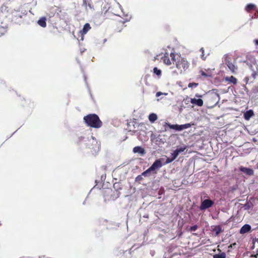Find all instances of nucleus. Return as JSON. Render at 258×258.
<instances>
[{"instance_id": "a19ab883", "label": "nucleus", "mask_w": 258, "mask_h": 258, "mask_svg": "<svg viewBox=\"0 0 258 258\" xmlns=\"http://www.w3.org/2000/svg\"><path fill=\"white\" fill-rule=\"evenodd\" d=\"M54 16V14H52L51 16H50V17H52Z\"/></svg>"}, {"instance_id": "bb28decb", "label": "nucleus", "mask_w": 258, "mask_h": 258, "mask_svg": "<svg viewBox=\"0 0 258 258\" xmlns=\"http://www.w3.org/2000/svg\"><path fill=\"white\" fill-rule=\"evenodd\" d=\"M198 86V84L196 83H190L188 85L189 88L196 87Z\"/></svg>"}, {"instance_id": "e433bc0d", "label": "nucleus", "mask_w": 258, "mask_h": 258, "mask_svg": "<svg viewBox=\"0 0 258 258\" xmlns=\"http://www.w3.org/2000/svg\"><path fill=\"white\" fill-rule=\"evenodd\" d=\"M254 42H255V43L256 44V45H258V40L256 39L254 40Z\"/></svg>"}, {"instance_id": "cd10ccee", "label": "nucleus", "mask_w": 258, "mask_h": 258, "mask_svg": "<svg viewBox=\"0 0 258 258\" xmlns=\"http://www.w3.org/2000/svg\"><path fill=\"white\" fill-rule=\"evenodd\" d=\"M186 147L185 146L184 147H180L179 148H177L176 150L177 151V152L179 153L184 151V150L186 149Z\"/></svg>"}, {"instance_id": "4be33fe9", "label": "nucleus", "mask_w": 258, "mask_h": 258, "mask_svg": "<svg viewBox=\"0 0 258 258\" xmlns=\"http://www.w3.org/2000/svg\"><path fill=\"white\" fill-rule=\"evenodd\" d=\"M213 258H226V254L224 252L220 254H216L213 255Z\"/></svg>"}, {"instance_id": "ea45409f", "label": "nucleus", "mask_w": 258, "mask_h": 258, "mask_svg": "<svg viewBox=\"0 0 258 258\" xmlns=\"http://www.w3.org/2000/svg\"><path fill=\"white\" fill-rule=\"evenodd\" d=\"M107 191H111V190L108 189L107 190Z\"/></svg>"}, {"instance_id": "412c9836", "label": "nucleus", "mask_w": 258, "mask_h": 258, "mask_svg": "<svg viewBox=\"0 0 258 258\" xmlns=\"http://www.w3.org/2000/svg\"><path fill=\"white\" fill-rule=\"evenodd\" d=\"M169 126L170 128L171 129H174V130H178V131L182 130V128L180 127V125H179L177 124H175V125L169 124Z\"/></svg>"}, {"instance_id": "b1692460", "label": "nucleus", "mask_w": 258, "mask_h": 258, "mask_svg": "<svg viewBox=\"0 0 258 258\" xmlns=\"http://www.w3.org/2000/svg\"><path fill=\"white\" fill-rule=\"evenodd\" d=\"M152 171L150 168H149L148 169H147L146 171H145L144 172H143L141 174L143 175V176H149V174L150 173V172Z\"/></svg>"}, {"instance_id": "ddd939ff", "label": "nucleus", "mask_w": 258, "mask_h": 258, "mask_svg": "<svg viewBox=\"0 0 258 258\" xmlns=\"http://www.w3.org/2000/svg\"><path fill=\"white\" fill-rule=\"evenodd\" d=\"M133 152L135 153H139L140 154L143 155L145 153V150L140 146H136L134 148Z\"/></svg>"}, {"instance_id": "9b49d317", "label": "nucleus", "mask_w": 258, "mask_h": 258, "mask_svg": "<svg viewBox=\"0 0 258 258\" xmlns=\"http://www.w3.org/2000/svg\"><path fill=\"white\" fill-rule=\"evenodd\" d=\"M253 115V111L251 109L246 111L244 113V119L246 120H248Z\"/></svg>"}, {"instance_id": "a878e982", "label": "nucleus", "mask_w": 258, "mask_h": 258, "mask_svg": "<svg viewBox=\"0 0 258 258\" xmlns=\"http://www.w3.org/2000/svg\"><path fill=\"white\" fill-rule=\"evenodd\" d=\"M143 179V175L142 174L139 175L137 176L135 178V181L136 182H140L141 181H142Z\"/></svg>"}, {"instance_id": "2eb2a0df", "label": "nucleus", "mask_w": 258, "mask_h": 258, "mask_svg": "<svg viewBox=\"0 0 258 258\" xmlns=\"http://www.w3.org/2000/svg\"><path fill=\"white\" fill-rule=\"evenodd\" d=\"M191 102L194 104H196L199 106H202L203 105V101L201 99H192Z\"/></svg>"}, {"instance_id": "20e7f679", "label": "nucleus", "mask_w": 258, "mask_h": 258, "mask_svg": "<svg viewBox=\"0 0 258 258\" xmlns=\"http://www.w3.org/2000/svg\"><path fill=\"white\" fill-rule=\"evenodd\" d=\"M239 170L240 171L247 175H252L254 173L253 170L252 169L244 167H240Z\"/></svg>"}, {"instance_id": "393cba45", "label": "nucleus", "mask_w": 258, "mask_h": 258, "mask_svg": "<svg viewBox=\"0 0 258 258\" xmlns=\"http://www.w3.org/2000/svg\"><path fill=\"white\" fill-rule=\"evenodd\" d=\"M179 153L177 152V151L176 150H175V151H174V152L171 154V155L172 156V158H173V159L175 160L176 157L178 156L179 155Z\"/></svg>"}, {"instance_id": "f8f14e48", "label": "nucleus", "mask_w": 258, "mask_h": 258, "mask_svg": "<svg viewBox=\"0 0 258 258\" xmlns=\"http://www.w3.org/2000/svg\"><path fill=\"white\" fill-rule=\"evenodd\" d=\"M83 6L87 9V7L92 9L93 8V5L92 3L91 0H83Z\"/></svg>"}, {"instance_id": "dca6fc26", "label": "nucleus", "mask_w": 258, "mask_h": 258, "mask_svg": "<svg viewBox=\"0 0 258 258\" xmlns=\"http://www.w3.org/2000/svg\"><path fill=\"white\" fill-rule=\"evenodd\" d=\"M212 231L215 233V236H217L222 231L221 227L220 226H216L212 228Z\"/></svg>"}, {"instance_id": "7c9ffc66", "label": "nucleus", "mask_w": 258, "mask_h": 258, "mask_svg": "<svg viewBox=\"0 0 258 258\" xmlns=\"http://www.w3.org/2000/svg\"><path fill=\"white\" fill-rule=\"evenodd\" d=\"M197 229H198V226L196 225L191 226L189 229V231H191V232L194 231H196Z\"/></svg>"}, {"instance_id": "9d476101", "label": "nucleus", "mask_w": 258, "mask_h": 258, "mask_svg": "<svg viewBox=\"0 0 258 258\" xmlns=\"http://www.w3.org/2000/svg\"><path fill=\"white\" fill-rule=\"evenodd\" d=\"M210 207V199L204 200L201 204L200 206L201 210H205Z\"/></svg>"}, {"instance_id": "0eeeda50", "label": "nucleus", "mask_w": 258, "mask_h": 258, "mask_svg": "<svg viewBox=\"0 0 258 258\" xmlns=\"http://www.w3.org/2000/svg\"><path fill=\"white\" fill-rule=\"evenodd\" d=\"M251 230V226L248 224H245L240 229L239 233L243 234L249 232Z\"/></svg>"}, {"instance_id": "5701e85b", "label": "nucleus", "mask_w": 258, "mask_h": 258, "mask_svg": "<svg viewBox=\"0 0 258 258\" xmlns=\"http://www.w3.org/2000/svg\"><path fill=\"white\" fill-rule=\"evenodd\" d=\"M153 72L158 76L160 77L161 75V71L158 69L157 67L153 69Z\"/></svg>"}, {"instance_id": "c9c22d12", "label": "nucleus", "mask_w": 258, "mask_h": 258, "mask_svg": "<svg viewBox=\"0 0 258 258\" xmlns=\"http://www.w3.org/2000/svg\"><path fill=\"white\" fill-rule=\"evenodd\" d=\"M202 75L204 76H207V75L203 71H202Z\"/></svg>"}, {"instance_id": "f3484780", "label": "nucleus", "mask_w": 258, "mask_h": 258, "mask_svg": "<svg viewBox=\"0 0 258 258\" xmlns=\"http://www.w3.org/2000/svg\"><path fill=\"white\" fill-rule=\"evenodd\" d=\"M38 24L42 27H45L46 26V18L42 17L38 21Z\"/></svg>"}, {"instance_id": "72a5a7b5", "label": "nucleus", "mask_w": 258, "mask_h": 258, "mask_svg": "<svg viewBox=\"0 0 258 258\" xmlns=\"http://www.w3.org/2000/svg\"><path fill=\"white\" fill-rule=\"evenodd\" d=\"M173 160H174L173 159V158H171V159L167 158L166 159V163H169L172 162Z\"/></svg>"}, {"instance_id": "423d86ee", "label": "nucleus", "mask_w": 258, "mask_h": 258, "mask_svg": "<svg viewBox=\"0 0 258 258\" xmlns=\"http://www.w3.org/2000/svg\"><path fill=\"white\" fill-rule=\"evenodd\" d=\"M163 62L167 65H170L171 64V61L169 58V55L168 52H166L164 56L161 58Z\"/></svg>"}, {"instance_id": "1a4fd4ad", "label": "nucleus", "mask_w": 258, "mask_h": 258, "mask_svg": "<svg viewBox=\"0 0 258 258\" xmlns=\"http://www.w3.org/2000/svg\"><path fill=\"white\" fill-rule=\"evenodd\" d=\"M226 65L232 73H235L236 72L237 68L230 61H227L226 62Z\"/></svg>"}, {"instance_id": "7ed1b4c3", "label": "nucleus", "mask_w": 258, "mask_h": 258, "mask_svg": "<svg viewBox=\"0 0 258 258\" xmlns=\"http://www.w3.org/2000/svg\"><path fill=\"white\" fill-rule=\"evenodd\" d=\"M162 166V164L161 161L160 160H156L149 168L152 171H153L158 168H160Z\"/></svg>"}, {"instance_id": "6ab92c4d", "label": "nucleus", "mask_w": 258, "mask_h": 258, "mask_svg": "<svg viewBox=\"0 0 258 258\" xmlns=\"http://www.w3.org/2000/svg\"><path fill=\"white\" fill-rule=\"evenodd\" d=\"M113 188L115 189L117 192H119L120 190L122 189L121 183L120 182H115L113 184Z\"/></svg>"}, {"instance_id": "c756f323", "label": "nucleus", "mask_w": 258, "mask_h": 258, "mask_svg": "<svg viewBox=\"0 0 258 258\" xmlns=\"http://www.w3.org/2000/svg\"><path fill=\"white\" fill-rule=\"evenodd\" d=\"M190 126V124L189 123L180 125V127L182 128V130H183L184 128H187Z\"/></svg>"}, {"instance_id": "6e6552de", "label": "nucleus", "mask_w": 258, "mask_h": 258, "mask_svg": "<svg viewBox=\"0 0 258 258\" xmlns=\"http://www.w3.org/2000/svg\"><path fill=\"white\" fill-rule=\"evenodd\" d=\"M124 23L125 22L124 21H120L117 22L116 23L115 30L118 32H120L121 30L123 29V28H124L125 26L124 25Z\"/></svg>"}, {"instance_id": "473e14b6", "label": "nucleus", "mask_w": 258, "mask_h": 258, "mask_svg": "<svg viewBox=\"0 0 258 258\" xmlns=\"http://www.w3.org/2000/svg\"><path fill=\"white\" fill-rule=\"evenodd\" d=\"M224 59H225V63L226 64V62L227 61H230L229 60V57L228 56V55L227 54L225 55L224 56Z\"/></svg>"}, {"instance_id": "39448f33", "label": "nucleus", "mask_w": 258, "mask_h": 258, "mask_svg": "<svg viewBox=\"0 0 258 258\" xmlns=\"http://www.w3.org/2000/svg\"><path fill=\"white\" fill-rule=\"evenodd\" d=\"M91 27L89 23H86L83 27L82 30L80 31V33L81 35L83 36L86 34L90 29Z\"/></svg>"}, {"instance_id": "f257e3e1", "label": "nucleus", "mask_w": 258, "mask_h": 258, "mask_svg": "<svg viewBox=\"0 0 258 258\" xmlns=\"http://www.w3.org/2000/svg\"><path fill=\"white\" fill-rule=\"evenodd\" d=\"M83 120L88 126L99 128L102 126V122L96 114H89L85 116Z\"/></svg>"}, {"instance_id": "aec40b11", "label": "nucleus", "mask_w": 258, "mask_h": 258, "mask_svg": "<svg viewBox=\"0 0 258 258\" xmlns=\"http://www.w3.org/2000/svg\"><path fill=\"white\" fill-rule=\"evenodd\" d=\"M256 6L254 4H249L247 5L245 8L246 11L249 12L250 11L253 10L255 8Z\"/></svg>"}, {"instance_id": "4468645a", "label": "nucleus", "mask_w": 258, "mask_h": 258, "mask_svg": "<svg viewBox=\"0 0 258 258\" xmlns=\"http://www.w3.org/2000/svg\"><path fill=\"white\" fill-rule=\"evenodd\" d=\"M225 80L226 81L229 82L230 83L235 85L237 84V80L236 78L233 76L226 77L225 78Z\"/></svg>"}, {"instance_id": "58836bf2", "label": "nucleus", "mask_w": 258, "mask_h": 258, "mask_svg": "<svg viewBox=\"0 0 258 258\" xmlns=\"http://www.w3.org/2000/svg\"><path fill=\"white\" fill-rule=\"evenodd\" d=\"M213 204V202L211 200V203H210L211 206H212V205Z\"/></svg>"}, {"instance_id": "2f4dec72", "label": "nucleus", "mask_w": 258, "mask_h": 258, "mask_svg": "<svg viewBox=\"0 0 258 258\" xmlns=\"http://www.w3.org/2000/svg\"><path fill=\"white\" fill-rule=\"evenodd\" d=\"M212 98H217L218 101L216 102V103H217L218 102V101L219 100V95L215 93H212Z\"/></svg>"}, {"instance_id": "a211bd4d", "label": "nucleus", "mask_w": 258, "mask_h": 258, "mask_svg": "<svg viewBox=\"0 0 258 258\" xmlns=\"http://www.w3.org/2000/svg\"><path fill=\"white\" fill-rule=\"evenodd\" d=\"M148 118H149V120L151 122H154L155 121H156L158 117H157V115L155 113H151L149 115Z\"/></svg>"}, {"instance_id": "c85d7f7f", "label": "nucleus", "mask_w": 258, "mask_h": 258, "mask_svg": "<svg viewBox=\"0 0 258 258\" xmlns=\"http://www.w3.org/2000/svg\"><path fill=\"white\" fill-rule=\"evenodd\" d=\"M200 51L202 53V54H201V58H202V59H203V60H205L206 59V56H205L204 49L203 48H202L200 49Z\"/></svg>"}, {"instance_id": "4c0bfd02", "label": "nucleus", "mask_w": 258, "mask_h": 258, "mask_svg": "<svg viewBox=\"0 0 258 258\" xmlns=\"http://www.w3.org/2000/svg\"><path fill=\"white\" fill-rule=\"evenodd\" d=\"M257 255V254H256V255H251V256H252V257H253H253H256Z\"/></svg>"}, {"instance_id": "f03ea898", "label": "nucleus", "mask_w": 258, "mask_h": 258, "mask_svg": "<svg viewBox=\"0 0 258 258\" xmlns=\"http://www.w3.org/2000/svg\"><path fill=\"white\" fill-rule=\"evenodd\" d=\"M170 56L172 60L175 62L176 67L180 73L185 72L188 69L189 64L185 58L180 56L175 58V54L174 53H171Z\"/></svg>"}, {"instance_id": "f704fd0d", "label": "nucleus", "mask_w": 258, "mask_h": 258, "mask_svg": "<svg viewBox=\"0 0 258 258\" xmlns=\"http://www.w3.org/2000/svg\"><path fill=\"white\" fill-rule=\"evenodd\" d=\"M162 94V93L161 92H158L157 93H156V96L157 97H159V96H160Z\"/></svg>"}]
</instances>
